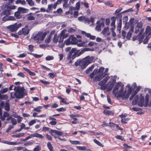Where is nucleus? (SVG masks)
<instances>
[{"instance_id": "nucleus-8", "label": "nucleus", "mask_w": 151, "mask_h": 151, "mask_svg": "<svg viewBox=\"0 0 151 151\" xmlns=\"http://www.w3.org/2000/svg\"><path fill=\"white\" fill-rule=\"evenodd\" d=\"M29 32V29L28 28V26L27 25H26L24 28H22V30H20L18 32V34L19 35H24L25 36L28 35Z\"/></svg>"}, {"instance_id": "nucleus-7", "label": "nucleus", "mask_w": 151, "mask_h": 151, "mask_svg": "<svg viewBox=\"0 0 151 151\" xmlns=\"http://www.w3.org/2000/svg\"><path fill=\"white\" fill-rule=\"evenodd\" d=\"M66 32V30L64 29L60 33V35L58 37V42L60 43L63 42L64 39L66 38L69 36L68 34H65V33Z\"/></svg>"}, {"instance_id": "nucleus-51", "label": "nucleus", "mask_w": 151, "mask_h": 151, "mask_svg": "<svg viewBox=\"0 0 151 151\" xmlns=\"http://www.w3.org/2000/svg\"><path fill=\"white\" fill-rule=\"evenodd\" d=\"M109 30L108 27L105 28L102 31V33L104 35H106L107 31Z\"/></svg>"}, {"instance_id": "nucleus-23", "label": "nucleus", "mask_w": 151, "mask_h": 151, "mask_svg": "<svg viewBox=\"0 0 151 151\" xmlns=\"http://www.w3.org/2000/svg\"><path fill=\"white\" fill-rule=\"evenodd\" d=\"M103 112L104 114L106 115H114V113L112 111L109 110H105L103 111Z\"/></svg>"}, {"instance_id": "nucleus-15", "label": "nucleus", "mask_w": 151, "mask_h": 151, "mask_svg": "<svg viewBox=\"0 0 151 151\" xmlns=\"http://www.w3.org/2000/svg\"><path fill=\"white\" fill-rule=\"evenodd\" d=\"M140 99L138 102V105L140 107H142L143 106L144 102V97L142 96L141 94L140 95Z\"/></svg>"}, {"instance_id": "nucleus-24", "label": "nucleus", "mask_w": 151, "mask_h": 151, "mask_svg": "<svg viewBox=\"0 0 151 151\" xmlns=\"http://www.w3.org/2000/svg\"><path fill=\"white\" fill-rule=\"evenodd\" d=\"M123 93H124L119 91L118 92H117L116 93H115L114 95L115 97L118 98L120 97H121L123 95Z\"/></svg>"}, {"instance_id": "nucleus-36", "label": "nucleus", "mask_w": 151, "mask_h": 151, "mask_svg": "<svg viewBox=\"0 0 151 151\" xmlns=\"http://www.w3.org/2000/svg\"><path fill=\"white\" fill-rule=\"evenodd\" d=\"M26 1L27 4L30 6H35L34 2L32 0H26Z\"/></svg>"}, {"instance_id": "nucleus-33", "label": "nucleus", "mask_w": 151, "mask_h": 151, "mask_svg": "<svg viewBox=\"0 0 151 151\" xmlns=\"http://www.w3.org/2000/svg\"><path fill=\"white\" fill-rule=\"evenodd\" d=\"M58 99L61 100L60 101V102L61 103H63L66 104H69V103L68 102H67L65 101V99L64 98H63L60 96H58Z\"/></svg>"}, {"instance_id": "nucleus-10", "label": "nucleus", "mask_w": 151, "mask_h": 151, "mask_svg": "<svg viewBox=\"0 0 151 151\" xmlns=\"http://www.w3.org/2000/svg\"><path fill=\"white\" fill-rule=\"evenodd\" d=\"M81 34L82 35H84L85 36L88 38H89L90 40H94L96 39V36L91 35V34L86 33L85 31H81Z\"/></svg>"}, {"instance_id": "nucleus-34", "label": "nucleus", "mask_w": 151, "mask_h": 151, "mask_svg": "<svg viewBox=\"0 0 151 151\" xmlns=\"http://www.w3.org/2000/svg\"><path fill=\"white\" fill-rule=\"evenodd\" d=\"M47 147L50 151H55L53 150V147L51 143L48 142L47 143Z\"/></svg>"}, {"instance_id": "nucleus-28", "label": "nucleus", "mask_w": 151, "mask_h": 151, "mask_svg": "<svg viewBox=\"0 0 151 151\" xmlns=\"http://www.w3.org/2000/svg\"><path fill=\"white\" fill-rule=\"evenodd\" d=\"M25 134L24 133H21L15 135H13L12 136L13 137H20L23 136Z\"/></svg>"}, {"instance_id": "nucleus-14", "label": "nucleus", "mask_w": 151, "mask_h": 151, "mask_svg": "<svg viewBox=\"0 0 151 151\" xmlns=\"http://www.w3.org/2000/svg\"><path fill=\"white\" fill-rule=\"evenodd\" d=\"M134 27H132L130 28V30L127 33L126 37L127 40H129L131 37L132 33L134 31Z\"/></svg>"}, {"instance_id": "nucleus-42", "label": "nucleus", "mask_w": 151, "mask_h": 151, "mask_svg": "<svg viewBox=\"0 0 151 151\" xmlns=\"http://www.w3.org/2000/svg\"><path fill=\"white\" fill-rule=\"evenodd\" d=\"M115 138L117 139H120L122 141H125V139L124 137L120 135L116 136Z\"/></svg>"}, {"instance_id": "nucleus-44", "label": "nucleus", "mask_w": 151, "mask_h": 151, "mask_svg": "<svg viewBox=\"0 0 151 151\" xmlns=\"http://www.w3.org/2000/svg\"><path fill=\"white\" fill-rule=\"evenodd\" d=\"M4 109L7 111H9L10 110V106L8 103H6L4 106Z\"/></svg>"}, {"instance_id": "nucleus-19", "label": "nucleus", "mask_w": 151, "mask_h": 151, "mask_svg": "<svg viewBox=\"0 0 151 151\" xmlns=\"http://www.w3.org/2000/svg\"><path fill=\"white\" fill-rule=\"evenodd\" d=\"M50 131L52 135H53V133L59 135H62L63 134V133L62 132L55 130L51 129Z\"/></svg>"}, {"instance_id": "nucleus-39", "label": "nucleus", "mask_w": 151, "mask_h": 151, "mask_svg": "<svg viewBox=\"0 0 151 151\" xmlns=\"http://www.w3.org/2000/svg\"><path fill=\"white\" fill-rule=\"evenodd\" d=\"M82 5H83L86 8H88L89 7L88 4L86 1H82L81 2Z\"/></svg>"}, {"instance_id": "nucleus-16", "label": "nucleus", "mask_w": 151, "mask_h": 151, "mask_svg": "<svg viewBox=\"0 0 151 151\" xmlns=\"http://www.w3.org/2000/svg\"><path fill=\"white\" fill-rule=\"evenodd\" d=\"M11 11L7 8V9L4 10L1 13V14L3 15H5L8 16L9 15L12 14H13L11 13Z\"/></svg>"}, {"instance_id": "nucleus-37", "label": "nucleus", "mask_w": 151, "mask_h": 151, "mask_svg": "<svg viewBox=\"0 0 151 151\" xmlns=\"http://www.w3.org/2000/svg\"><path fill=\"white\" fill-rule=\"evenodd\" d=\"M69 141L70 143L72 144L76 145H80L81 144V142L78 141L77 140H69Z\"/></svg>"}, {"instance_id": "nucleus-22", "label": "nucleus", "mask_w": 151, "mask_h": 151, "mask_svg": "<svg viewBox=\"0 0 151 151\" xmlns=\"http://www.w3.org/2000/svg\"><path fill=\"white\" fill-rule=\"evenodd\" d=\"M18 11L20 12L23 13H27L29 11L28 9L21 7H19L18 8Z\"/></svg>"}, {"instance_id": "nucleus-2", "label": "nucleus", "mask_w": 151, "mask_h": 151, "mask_svg": "<svg viewBox=\"0 0 151 151\" xmlns=\"http://www.w3.org/2000/svg\"><path fill=\"white\" fill-rule=\"evenodd\" d=\"M93 57L88 56L82 60H78L75 62L74 65L76 66H79L82 69H84L89 64L93 62Z\"/></svg>"}, {"instance_id": "nucleus-27", "label": "nucleus", "mask_w": 151, "mask_h": 151, "mask_svg": "<svg viewBox=\"0 0 151 151\" xmlns=\"http://www.w3.org/2000/svg\"><path fill=\"white\" fill-rule=\"evenodd\" d=\"M98 69H95L91 73L89 77L91 78L92 79L93 78L94 76L97 73Z\"/></svg>"}, {"instance_id": "nucleus-46", "label": "nucleus", "mask_w": 151, "mask_h": 151, "mask_svg": "<svg viewBox=\"0 0 151 151\" xmlns=\"http://www.w3.org/2000/svg\"><path fill=\"white\" fill-rule=\"evenodd\" d=\"M104 69V68L103 67H100L98 70L97 71V73H99V74H103V72Z\"/></svg>"}, {"instance_id": "nucleus-60", "label": "nucleus", "mask_w": 151, "mask_h": 151, "mask_svg": "<svg viewBox=\"0 0 151 151\" xmlns=\"http://www.w3.org/2000/svg\"><path fill=\"white\" fill-rule=\"evenodd\" d=\"M111 28L110 29L111 31V32H113L115 29V24H111Z\"/></svg>"}, {"instance_id": "nucleus-57", "label": "nucleus", "mask_w": 151, "mask_h": 151, "mask_svg": "<svg viewBox=\"0 0 151 151\" xmlns=\"http://www.w3.org/2000/svg\"><path fill=\"white\" fill-rule=\"evenodd\" d=\"M81 2L78 1V2L76 4V9L77 10H79L80 8L81 5Z\"/></svg>"}, {"instance_id": "nucleus-6", "label": "nucleus", "mask_w": 151, "mask_h": 151, "mask_svg": "<svg viewBox=\"0 0 151 151\" xmlns=\"http://www.w3.org/2000/svg\"><path fill=\"white\" fill-rule=\"evenodd\" d=\"M22 26L21 23H15L14 24L10 25L7 27V28L12 32H16Z\"/></svg>"}, {"instance_id": "nucleus-26", "label": "nucleus", "mask_w": 151, "mask_h": 151, "mask_svg": "<svg viewBox=\"0 0 151 151\" xmlns=\"http://www.w3.org/2000/svg\"><path fill=\"white\" fill-rule=\"evenodd\" d=\"M27 54H29L31 55H33L35 58H41L43 55V54L42 55H37L36 54H33L32 53H30L29 52H27Z\"/></svg>"}, {"instance_id": "nucleus-49", "label": "nucleus", "mask_w": 151, "mask_h": 151, "mask_svg": "<svg viewBox=\"0 0 151 151\" xmlns=\"http://www.w3.org/2000/svg\"><path fill=\"white\" fill-rule=\"evenodd\" d=\"M80 116H81L79 115L78 114H70L69 115L71 119H72L73 118L79 117Z\"/></svg>"}, {"instance_id": "nucleus-17", "label": "nucleus", "mask_w": 151, "mask_h": 151, "mask_svg": "<svg viewBox=\"0 0 151 151\" xmlns=\"http://www.w3.org/2000/svg\"><path fill=\"white\" fill-rule=\"evenodd\" d=\"M145 33L146 35L151 37V27L149 26H147L145 29Z\"/></svg>"}, {"instance_id": "nucleus-52", "label": "nucleus", "mask_w": 151, "mask_h": 151, "mask_svg": "<svg viewBox=\"0 0 151 151\" xmlns=\"http://www.w3.org/2000/svg\"><path fill=\"white\" fill-rule=\"evenodd\" d=\"M8 88H5L3 89H1V91H0V93H4L8 91Z\"/></svg>"}, {"instance_id": "nucleus-4", "label": "nucleus", "mask_w": 151, "mask_h": 151, "mask_svg": "<svg viewBox=\"0 0 151 151\" xmlns=\"http://www.w3.org/2000/svg\"><path fill=\"white\" fill-rule=\"evenodd\" d=\"M47 33L43 32L38 33L34 37V40L36 41L37 43H40L43 40L46 35Z\"/></svg>"}, {"instance_id": "nucleus-61", "label": "nucleus", "mask_w": 151, "mask_h": 151, "mask_svg": "<svg viewBox=\"0 0 151 151\" xmlns=\"http://www.w3.org/2000/svg\"><path fill=\"white\" fill-rule=\"evenodd\" d=\"M41 150V148L39 145H37L33 149V151H39Z\"/></svg>"}, {"instance_id": "nucleus-54", "label": "nucleus", "mask_w": 151, "mask_h": 151, "mask_svg": "<svg viewBox=\"0 0 151 151\" xmlns=\"http://www.w3.org/2000/svg\"><path fill=\"white\" fill-rule=\"evenodd\" d=\"M142 26L143 24L142 22H140L137 23V25L136 27L142 29Z\"/></svg>"}, {"instance_id": "nucleus-55", "label": "nucleus", "mask_w": 151, "mask_h": 151, "mask_svg": "<svg viewBox=\"0 0 151 151\" xmlns=\"http://www.w3.org/2000/svg\"><path fill=\"white\" fill-rule=\"evenodd\" d=\"M122 8L120 7L118 9H117L115 11L114 13V15H115L116 14L119 13L122 10Z\"/></svg>"}, {"instance_id": "nucleus-12", "label": "nucleus", "mask_w": 151, "mask_h": 151, "mask_svg": "<svg viewBox=\"0 0 151 151\" xmlns=\"http://www.w3.org/2000/svg\"><path fill=\"white\" fill-rule=\"evenodd\" d=\"M106 83L103 80L99 83V85L101 86V89L102 90H104L106 88L107 86V85H105Z\"/></svg>"}, {"instance_id": "nucleus-53", "label": "nucleus", "mask_w": 151, "mask_h": 151, "mask_svg": "<svg viewBox=\"0 0 151 151\" xmlns=\"http://www.w3.org/2000/svg\"><path fill=\"white\" fill-rule=\"evenodd\" d=\"M54 57L52 56L48 55L45 58V59L47 61L50 60L54 59Z\"/></svg>"}, {"instance_id": "nucleus-11", "label": "nucleus", "mask_w": 151, "mask_h": 151, "mask_svg": "<svg viewBox=\"0 0 151 151\" xmlns=\"http://www.w3.org/2000/svg\"><path fill=\"white\" fill-rule=\"evenodd\" d=\"M32 137H38L40 138L43 139L44 138V136L41 134L38 133H35L33 134H31L29 136L27 137L26 138L27 140L31 138Z\"/></svg>"}, {"instance_id": "nucleus-48", "label": "nucleus", "mask_w": 151, "mask_h": 151, "mask_svg": "<svg viewBox=\"0 0 151 151\" xmlns=\"http://www.w3.org/2000/svg\"><path fill=\"white\" fill-rule=\"evenodd\" d=\"M42 108V106H39L37 108H34L33 110L37 112H40L41 111V109Z\"/></svg>"}, {"instance_id": "nucleus-1", "label": "nucleus", "mask_w": 151, "mask_h": 151, "mask_svg": "<svg viewBox=\"0 0 151 151\" xmlns=\"http://www.w3.org/2000/svg\"><path fill=\"white\" fill-rule=\"evenodd\" d=\"M93 49H90L86 48L83 49L81 51L80 50H77L76 48H73L68 54L67 59L69 60V63H71L73 60L76 57H79L83 54L85 51H93Z\"/></svg>"}, {"instance_id": "nucleus-31", "label": "nucleus", "mask_w": 151, "mask_h": 151, "mask_svg": "<svg viewBox=\"0 0 151 151\" xmlns=\"http://www.w3.org/2000/svg\"><path fill=\"white\" fill-rule=\"evenodd\" d=\"M14 15L17 19H20L22 17V16L20 15V12L18 11V10L14 13Z\"/></svg>"}, {"instance_id": "nucleus-29", "label": "nucleus", "mask_w": 151, "mask_h": 151, "mask_svg": "<svg viewBox=\"0 0 151 151\" xmlns=\"http://www.w3.org/2000/svg\"><path fill=\"white\" fill-rule=\"evenodd\" d=\"M119 87V84L118 83H117V84L116 85L115 87L114 88L113 91V93L114 95L115 93L117 92Z\"/></svg>"}, {"instance_id": "nucleus-25", "label": "nucleus", "mask_w": 151, "mask_h": 151, "mask_svg": "<svg viewBox=\"0 0 151 151\" xmlns=\"http://www.w3.org/2000/svg\"><path fill=\"white\" fill-rule=\"evenodd\" d=\"M139 97L138 95H136L134 99H133L132 101V105H135L138 102V100Z\"/></svg>"}, {"instance_id": "nucleus-3", "label": "nucleus", "mask_w": 151, "mask_h": 151, "mask_svg": "<svg viewBox=\"0 0 151 151\" xmlns=\"http://www.w3.org/2000/svg\"><path fill=\"white\" fill-rule=\"evenodd\" d=\"M15 92H11L10 93L11 97L12 99H22L27 95V93L24 92V88L19 87L15 86L14 88Z\"/></svg>"}, {"instance_id": "nucleus-20", "label": "nucleus", "mask_w": 151, "mask_h": 151, "mask_svg": "<svg viewBox=\"0 0 151 151\" xmlns=\"http://www.w3.org/2000/svg\"><path fill=\"white\" fill-rule=\"evenodd\" d=\"M23 69L25 71L27 72L30 76H35L36 75V74L34 72L31 71L29 69L23 67Z\"/></svg>"}, {"instance_id": "nucleus-18", "label": "nucleus", "mask_w": 151, "mask_h": 151, "mask_svg": "<svg viewBox=\"0 0 151 151\" xmlns=\"http://www.w3.org/2000/svg\"><path fill=\"white\" fill-rule=\"evenodd\" d=\"M69 37H71L70 39L72 44L76 45L77 44V40L76 37H74L73 35H71Z\"/></svg>"}, {"instance_id": "nucleus-50", "label": "nucleus", "mask_w": 151, "mask_h": 151, "mask_svg": "<svg viewBox=\"0 0 151 151\" xmlns=\"http://www.w3.org/2000/svg\"><path fill=\"white\" fill-rule=\"evenodd\" d=\"M129 119L128 118H124V119H122L121 120V122L123 124H127V121H128Z\"/></svg>"}, {"instance_id": "nucleus-41", "label": "nucleus", "mask_w": 151, "mask_h": 151, "mask_svg": "<svg viewBox=\"0 0 151 151\" xmlns=\"http://www.w3.org/2000/svg\"><path fill=\"white\" fill-rule=\"evenodd\" d=\"M53 7V4H49L48 6V8L47 10H46V12H49L50 11L52 10V9Z\"/></svg>"}, {"instance_id": "nucleus-63", "label": "nucleus", "mask_w": 151, "mask_h": 151, "mask_svg": "<svg viewBox=\"0 0 151 151\" xmlns=\"http://www.w3.org/2000/svg\"><path fill=\"white\" fill-rule=\"evenodd\" d=\"M97 43L93 41L90 42L88 44V46L89 47L92 46L94 45H96Z\"/></svg>"}, {"instance_id": "nucleus-30", "label": "nucleus", "mask_w": 151, "mask_h": 151, "mask_svg": "<svg viewBox=\"0 0 151 151\" xmlns=\"http://www.w3.org/2000/svg\"><path fill=\"white\" fill-rule=\"evenodd\" d=\"M149 95L147 94L145 96V105H144L145 107H147L149 103Z\"/></svg>"}, {"instance_id": "nucleus-64", "label": "nucleus", "mask_w": 151, "mask_h": 151, "mask_svg": "<svg viewBox=\"0 0 151 151\" xmlns=\"http://www.w3.org/2000/svg\"><path fill=\"white\" fill-rule=\"evenodd\" d=\"M17 76L22 78H24L25 76L24 74V73L21 72L18 73L17 74Z\"/></svg>"}, {"instance_id": "nucleus-43", "label": "nucleus", "mask_w": 151, "mask_h": 151, "mask_svg": "<svg viewBox=\"0 0 151 151\" xmlns=\"http://www.w3.org/2000/svg\"><path fill=\"white\" fill-rule=\"evenodd\" d=\"M0 93V98L2 100L6 99L8 98V96L6 94L1 95Z\"/></svg>"}, {"instance_id": "nucleus-56", "label": "nucleus", "mask_w": 151, "mask_h": 151, "mask_svg": "<svg viewBox=\"0 0 151 151\" xmlns=\"http://www.w3.org/2000/svg\"><path fill=\"white\" fill-rule=\"evenodd\" d=\"M93 141L95 143H96V144H97L99 146H101V147L102 146V144L100 142H99V141L97 140V139H94L93 140Z\"/></svg>"}, {"instance_id": "nucleus-47", "label": "nucleus", "mask_w": 151, "mask_h": 151, "mask_svg": "<svg viewBox=\"0 0 151 151\" xmlns=\"http://www.w3.org/2000/svg\"><path fill=\"white\" fill-rule=\"evenodd\" d=\"M58 37L57 36V35H55L53 39V42L54 43H56L58 42Z\"/></svg>"}, {"instance_id": "nucleus-21", "label": "nucleus", "mask_w": 151, "mask_h": 151, "mask_svg": "<svg viewBox=\"0 0 151 151\" xmlns=\"http://www.w3.org/2000/svg\"><path fill=\"white\" fill-rule=\"evenodd\" d=\"M126 90H125L124 92L123 95H122V96L121 97L122 98V99L126 100L128 98L130 94H129V93H127L126 94Z\"/></svg>"}, {"instance_id": "nucleus-35", "label": "nucleus", "mask_w": 151, "mask_h": 151, "mask_svg": "<svg viewBox=\"0 0 151 151\" xmlns=\"http://www.w3.org/2000/svg\"><path fill=\"white\" fill-rule=\"evenodd\" d=\"M96 23L97 25L96 27L95 28L98 31H100L101 30V27L99 24V23H100V21H98Z\"/></svg>"}, {"instance_id": "nucleus-59", "label": "nucleus", "mask_w": 151, "mask_h": 151, "mask_svg": "<svg viewBox=\"0 0 151 151\" xmlns=\"http://www.w3.org/2000/svg\"><path fill=\"white\" fill-rule=\"evenodd\" d=\"M77 148L79 150H84L86 149V147L85 146H84L83 147L82 146H77Z\"/></svg>"}, {"instance_id": "nucleus-58", "label": "nucleus", "mask_w": 151, "mask_h": 151, "mask_svg": "<svg viewBox=\"0 0 151 151\" xmlns=\"http://www.w3.org/2000/svg\"><path fill=\"white\" fill-rule=\"evenodd\" d=\"M141 88V87L139 86L137 87L136 88V89L134 91L133 94L135 96L137 93L139 91L140 89Z\"/></svg>"}, {"instance_id": "nucleus-40", "label": "nucleus", "mask_w": 151, "mask_h": 151, "mask_svg": "<svg viewBox=\"0 0 151 151\" xmlns=\"http://www.w3.org/2000/svg\"><path fill=\"white\" fill-rule=\"evenodd\" d=\"M70 37H69L65 41L64 43L66 45H68L72 44L71 42V41L70 39Z\"/></svg>"}, {"instance_id": "nucleus-62", "label": "nucleus", "mask_w": 151, "mask_h": 151, "mask_svg": "<svg viewBox=\"0 0 151 151\" xmlns=\"http://www.w3.org/2000/svg\"><path fill=\"white\" fill-rule=\"evenodd\" d=\"M29 50L31 52L34 51V46L32 45H29L28 46Z\"/></svg>"}, {"instance_id": "nucleus-13", "label": "nucleus", "mask_w": 151, "mask_h": 151, "mask_svg": "<svg viewBox=\"0 0 151 151\" xmlns=\"http://www.w3.org/2000/svg\"><path fill=\"white\" fill-rule=\"evenodd\" d=\"M106 75H103L102 74H99L98 76H96L94 77L93 80L94 81L96 82L97 81H100Z\"/></svg>"}, {"instance_id": "nucleus-32", "label": "nucleus", "mask_w": 151, "mask_h": 151, "mask_svg": "<svg viewBox=\"0 0 151 151\" xmlns=\"http://www.w3.org/2000/svg\"><path fill=\"white\" fill-rule=\"evenodd\" d=\"M94 68V65H92L91 66L88 68L86 70V72L87 74L89 73L91 71H92L93 69Z\"/></svg>"}, {"instance_id": "nucleus-5", "label": "nucleus", "mask_w": 151, "mask_h": 151, "mask_svg": "<svg viewBox=\"0 0 151 151\" xmlns=\"http://www.w3.org/2000/svg\"><path fill=\"white\" fill-rule=\"evenodd\" d=\"M116 17L117 20H119V22L117 23V30L119 33H120L122 25V15L121 13L116 14Z\"/></svg>"}, {"instance_id": "nucleus-38", "label": "nucleus", "mask_w": 151, "mask_h": 151, "mask_svg": "<svg viewBox=\"0 0 151 151\" xmlns=\"http://www.w3.org/2000/svg\"><path fill=\"white\" fill-rule=\"evenodd\" d=\"M69 0H63V1L64 3L63 4V8L64 9L66 8L67 7H68V1Z\"/></svg>"}, {"instance_id": "nucleus-45", "label": "nucleus", "mask_w": 151, "mask_h": 151, "mask_svg": "<svg viewBox=\"0 0 151 151\" xmlns=\"http://www.w3.org/2000/svg\"><path fill=\"white\" fill-rule=\"evenodd\" d=\"M151 37H150L149 36L146 35V37L144 39L143 43L144 44H146L148 42L149 40L150 39Z\"/></svg>"}, {"instance_id": "nucleus-9", "label": "nucleus", "mask_w": 151, "mask_h": 151, "mask_svg": "<svg viewBox=\"0 0 151 151\" xmlns=\"http://www.w3.org/2000/svg\"><path fill=\"white\" fill-rule=\"evenodd\" d=\"M144 37V35L142 34V32L141 31L139 32V34L137 36H134L133 37V40L135 41L137 40L139 41V43H141L142 42Z\"/></svg>"}]
</instances>
